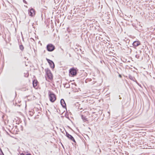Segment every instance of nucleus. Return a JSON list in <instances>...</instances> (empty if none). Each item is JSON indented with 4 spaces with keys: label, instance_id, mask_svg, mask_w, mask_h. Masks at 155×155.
Segmentation results:
<instances>
[{
    "label": "nucleus",
    "instance_id": "1",
    "mask_svg": "<svg viewBox=\"0 0 155 155\" xmlns=\"http://www.w3.org/2000/svg\"><path fill=\"white\" fill-rule=\"evenodd\" d=\"M49 98L51 101L52 102H54L56 99L55 95L53 93L50 92L49 93Z\"/></svg>",
    "mask_w": 155,
    "mask_h": 155
},
{
    "label": "nucleus",
    "instance_id": "2",
    "mask_svg": "<svg viewBox=\"0 0 155 155\" xmlns=\"http://www.w3.org/2000/svg\"><path fill=\"white\" fill-rule=\"evenodd\" d=\"M47 48L48 51H51L54 50V47L52 44H49L47 45Z\"/></svg>",
    "mask_w": 155,
    "mask_h": 155
},
{
    "label": "nucleus",
    "instance_id": "3",
    "mask_svg": "<svg viewBox=\"0 0 155 155\" xmlns=\"http://www.w3.org/2000/svg\"><path fill=\"white\" fill-rule=\"evenodd\" d=\"M28 14L29 16L31 17H33L35 15V10L33 8L29 10H28Z\"/></svg>",
    "mask_w": 155,
    "mask_h": 155
},
{
    "label": "nucleus",
    "instance_id": "4",
    "mask_svg": "<svg viewBox=\"0 0 155 155\" xmlns=\"http://www.w3.org/2000/svg\"><path fill=\"white\" fill-rule=\"evenodd\" d=\"M47 77L48 78V80H51L52 78V75L50 71L48 70L47 71Z\"/></svg>",
    "mask_w": 155,
    "mask_h": 155
},
{
    "label": "nucleus",
    "instance_id": "5",
    "mask_svg": "<svg viewBox=\"0 0 155 155\" xmlns=\"http://www.w3.org/2000/svg\"><path fill=\"white\" fill-rule=\"evenodd\" d=\"M46 60L50 65L51 67L52 68H54V62L46 58Z\"/></svg>",
    "mask_w": 155,
    "mask_h": 155
},
{
    "label": "nucleus",
    "instance_id": "6",
    "mask_svg": "<svg viewBox=\"0 0 155 155\" xmlns=\"http://www.w3.org/2000/svg\"><path fill=\"white\" fill-rule=\"evenodd\" d=\"M69 73L71 75L74 76L76 74V71L75 70L71 69L70 70Z\"/></svg>",
    "mask_w": 155,
    "mask_h": 155
},
{
    "label": "nucleus",
    "instance_id": "7",
    "mask_svg": "<svg viewBox=\"0 0 155 155\" xmlns=\"http://www.w3.org/2000/svg\"><path fill=\"white\" fill-rule=\"evenodd\" d=\"M66 136L68 137L69 139H70L71 140H72L74 142H75V140L73 138V137L71 135L69 134L68 133H66Z\"/></svg>",
    "mask_w": 155,
    "mask_h": 155
},
{
    "label": "nucleus",
    "instance_id": "8",
    "mask_svg": "<svg viewBox=\"0 0 155 155\" xmlns=\"http://www.w3.org/2000/svg\"><path fill=\"white\" fill-rule=\"evenodd\" d=\"M60 102L61 105L64 108L66 107V104L64 99H61V100Z\"/></svg>",
    "mask_w": 155,
    "mask_h": 155
},
{
    "label": "nucleus",
    "instance_id": "9",
    "mask_svg": "<svg viewBox=\"0 0 155 155\" xmlns=\"http://www.w3.org/2000/svg\"><path fill=\"white\" fill-rule=\"evenodd\" d=\"M140 44V43L139 41H134L133 43V45L134 46H137L139 45Z\"/></svg>",
    "mask_w": 155,
    "mask_h": 155
},
{
    "label": "nucleus",
    "instance_id": "10",
    "mask_svg": "<svg viewBox=\"0 0 155 155\" xmlns=\"http://www.w3.org/2000/svg\"><path fill=\"white\" fill-rule=\"evenodd\" d=\"M81 118L84 122H86L88 121L87 118L84 115H81Z\"/></svg>",
    "mask_w": 155,
    "mask_h": 155
},
{
    "label": "nucleus",
    "instance_id": "11",
    "mask_svg": "<svg viewBox=\"0 0 155 155\" xmlns=\"http://www.w3.org/2000/svg\"><path fill=\"white\" fill-rule=\"evenodd\" d=\"M33 87H35L37 84V81L36 80H34L33 82Z\"/></svg>",
    "mask_w": 155,
    "mask_h": 155
},
{
    "label": "nucleus",
    "instance_id": "12",
    "mask_svg": "<svg viewBox=\"0 0 155 155\" xmlns=\"http://www.w3.org/2000/svg\"><path fill=\"white\" fill-rule=\"evenodd\" d=\"M20 49L21 50H23L24 49V48L23 46L22 45H21L20 46Z\"/></svg>",
    "mask_w": 155,
    "mask_h": 155
},
{
    "label": "nucleus",
    "instance_id": "13",
    "mask_svg": "<svg viewBox=\"0 0 155 155\" xmlns=\"http://www.w3.org/2000/svg\"><path fill=\"white\" fill-rule=\"evenodd\" d=\"M23 2L24 3H27V2H26V1L25 0H23Z\"/></svg>",
    "mask_w": 155,
    "mask_h": 155
},
{
    "label": "nucleus",
    "instance_id": "14",
    "mask_svg": "<svg viewBox=\"0 0 155 155\" xmlns=\"http://www.w3.org/2000/svg\"><path fill=\"white\" fill-rule=\"evenodd\" d=\"M21 155H25V154L23 153H21Z\"/></svg>",
    "mask_w": 155,
    "mask_h": 155
},
{
    "label": "nucleus",
    "instance_id": "15",
    "mask_svg": "<svg viewBox=\"0 0 155 155\" xmlns=\"http://www.w3.org/2000/svg\"><path fill=\"white\" fill-rule=\"evenodd\" d=\"M26 155H31V154H27Z\"/></svg>",
    "mask_w": 155,
    "mask_h": 155
},
{
    "label": "nucleus",
    "instance_id": "16",
    "mask_svg": "<svg viewBox=\"0 0 155 155\" xmlns=\"http://www.w3.org/2000/svg\"><path fill=\"white\" fill-rule=\"evenodd\" d=\"M119 76H120V77H121V75H119Z\"/></svg>",
    "mask_w": 155,
    "mask_h": 155
}]
</instances>
